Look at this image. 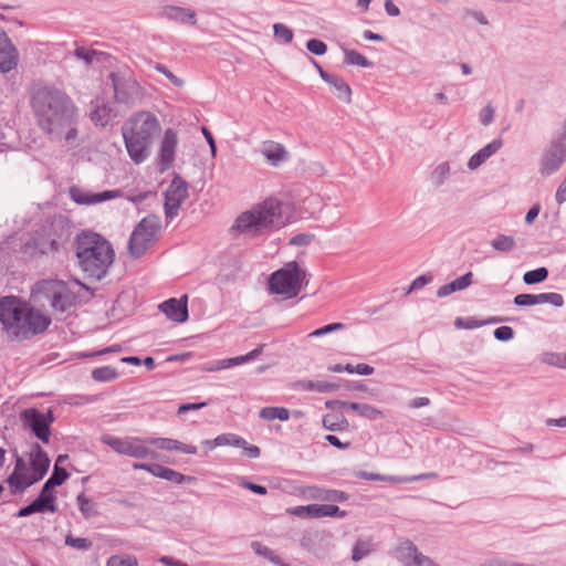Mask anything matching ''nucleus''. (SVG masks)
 <instances>
[{"instance_id":"nucleus-1","label":"nucleus","mask_w":566,"mask_h":566,"mask_svg":"<svg viewBox=\"0 0 566 566\" xmlns=\"http://www.w3.org/2000/svg\"><path fill=\"white\" fill-rule=\"evenodd\" d=\"M31 106L39 127L51 138L65 140L77 136V108L72 98L54 86L38 88L31 97Z\"/></svg>"},{"instance_id":"nucleus-2","label":"nucleus","mask_w":566,"mask_h":566,"mask_svg":"<svg viewBox=\"0 0 566 566\" xmlns=\"http://www.w3.org/2000/svg\"><path fill=\"white\" fill-rule=\"evenodd\" d=\"M77 265L85 277L101 281L115 260V250L112 243L102 234L82 230L74 239Z\"/></svg>"},{"instance_id":"nucleus-3","label":"nucleus","mask_w":566,"mask_h":566,"mask_svg":"<svg viewBox=\"0 0 566 566\" xmlns=\"http://www.w3.org/2000/svg\"><path fill=\"white\" fill-rule=\"evenodd\" d=\"M161 126L155 114L146 111L132 115L122 127L127 154L136 165L144 163L150 155L155 137Z\"/></svg>"},{"instance_id":"nucleus-4","label":"nucleus","mask_w":566,"mask_h":566,"mask_svg":"<svg viewBox=\"0 0 566 566\" xmlns=\"http://www.w3.org/2000/svg\"><path fill=\"white\" fill-rule=\"evenodd\" d=\"M74 224L69 217L64 214L54 216L36 226L20 248L21 253L30 258L57 252L64 248L72 234Z\"/></svg>"},{"instance_id":"nucleus-5","label":"nucleus","mask_w":566,"mask_h":566,"mask_svg":"<svg viewBox=\"0 0 566 566\" xmlns=\"http://www.w3.org/2000/svg\"><path fill=\"white\" fill-rule=\"evenodd\" d=\"M282 206L279 199L268 198L238 216L230 231H237L253 239L280 230L285 224L282 220Z\"/></svg>"},{"instance_id":"nucleus-6","label":"nucleus","mask_w":566,"mask_h":566,"mask_svg":"<svg viewBox=\"0 0 566 566\" xmlns=\"http://www.w3.org/2000/svg\"><path fill=\"white\" fill-rule=\"evenodd\" d=\"M297 261H290L270 274L268 290L270 294L283 295L285 298L296 297L308 284V277Z\"/></svg>"},{"instance_id":"nucleus-7","label":"nucleus","mask_w":566,"mask_h":566,"mask_svg":"<svg viewBox=\"0 0 566 566\" xmlns=\"http://www.w3.org/2000/svg\"><path fill=\"white\" fill-rule=\"evenodd\" d=\"M28 301L17 295L0 297V323L10 340H15Z\"/></svg>"},{"instance_id":"nucleus-8","label":"nucleus","mask_w":566,"mask_h":566,"mask_svg":"<svg viewBox=\"0 0 566 566\" xmlns=\"http://www.w3.org/2000/svg\"><path fill=\"white\" fill-rule=\"evenodd\" d=\"M20 420L23 429L29 430L42 443H50L52 424L55 421L52 409L42 412L35 407L27 408L20 412Z\"/></svg>"},{"instance_id":"nucleus-9","label":"nucleus","mask_w":566,"mask_h":566,"mask_svg":"<svg viewBox=\"0 0 566 566\" xmlns=\"http://www.w3.org/2000/svg\"><path fill=\"white\" fill-rule=\"evenodd\" d=\"M51 324L52 318L50 315L44 314L28 302L15 340H28L34 336L41 335L48 331Z\"/></svg>"},{"instance_id":"nucleus-10","label":"nucleus","mask_w":566,"mask_h":566,"mask_svg":"<svg viewBox=\"0 0 566 566\" xmlns=\"http://www.w3.org/2000/svg\"><path fill=\"white\" fill-rule=\"evenodd\" d=\"M566 161V119L563 123V132L558 133L545 149L541 159V174L551 176Z\"/></svg>"},{"instance_id":"nucleus-11","label":"nucleus","mask_w":566,"mask_h":566,"mask_svg":"<svg viewBox=\"0 0 566 566\" xmlns=\"http://www.w3.org/2000/svg\"><path fill=\"white\" fill-rule=\"evenodd\" d=\"M188 188V182L175 172L167 190L164 192V211L167 222L178 214L181 205L189 197Z\"/></svg>"},{"instance_id":"nucleus-12","label":"nucleus","mask_w":566,"mask_h":566,"mask_svg":"<svg viewBox=\"0 0 566 566\" xmlns=\"http://www.w3.org/2000/svg\"><path fill=\"white\" fill-rule=\"evenodd\" d=\"M102 442L111 447L114 451H116L119 454H125L136 459L158 457V453L143 444L145 440H142L139 438H132L130 440H128L105 434L102 437Z\"/></svg>"},{"instance_id":"nucleus-13","label":"nucleus","mask_w":566,"mask_h":566,"mask_svg":"<svg viewBox=\"0 0 566 566\" xmlns=\"http://www.w3.org/2000/svg\"><path fill=\"white\" fill-rule=\"evenodd\" d=\"M300 545L317 558H325L334 547L333 534L324 530H307L303 532Z\"/></svg>"},{"instance_id":"nucleus-14","label":"nucleus","mask_w":566,"mask_h":566,"mask_svg":"<svg viewBox=\"0 0 566 566\" xmlns=\"http://www.w3.org/2000/svg\"><path fill=\"white\" fill-rule=\"evenodd\" d=\"M161 228L159 217L156 214H149L145 218H143L135 229L133 230L129 240H128V253L133 259H139L145 254V245H140L143 249H138V245H136L135 241L138 235H146L149 238L157 239V234Z\"/></svg>"},{"instance_id":"nucleus-15","label":"nucleus","mask_w":566,"mask_h":566,"mask_svg":"<svg viewBox=\"0 0 566 566\" xmlns=\"http://www.w3.org/2000/svg\"><path fill=\"white\" fill-rule=\"evenodd\" d=\"M108 77L114 87L116 102L128 104L142 95V86L130 75L122 72H111Z\"/></svg>"},{"instance_id":"nucleus-16","label":"nucleus","mask_w":566,"mask_h":566,"mask_svg":"<svg viewBox=\"0 0 566 566\" xmlns=\"http://www.w3.org/2000/svg\"><path fill=\"white\" fill-rule=\"evenodd\" d=\"M177 146V132L174 128H166L155 159L159 172L163 174L174 166Z\"/></svg>"},{"instance_id":"nucleus-17","label":"nucleus","mask_w":566,"mask_h":566,"mask_svg":"<svg viewBox=\"0 0 566 566\" xmlns=\"http://www.w3.org/2000/svg\"><path fill=\"white\" fill-rule=\"evenodd\" d=\"M548 303L555 307H562L565 303L562 294L545 292L539 294L521 293L514 296L513 304L520 307L534 306Z\"/></svg>"},{"instance_id":"nucleus-18","label":"nucleus","mask_w":566,"mask_h":566,"mask_svg":"<svg viewBox=\"0 0 566 566\" xmlns=\"http://www.w3.org/2000/svg\"><path fill=\"white\" fill-rule=\"evenodd\" d=\"M170 321L182 324L189 318L188 295L184 294L179 298L171 297L161 302L158 306Z\"/></svg>"},{"instance_id":"nucleus-19","label":"nucleus","mask_w":566,"mask_h":566,"mask_svg":"<svg viewBox=\"0 0 566 566\" xmlns=\"http://www.w3.org/2000/svg\"><path fill=\"white\" fill-rule=\"evenodd\" d=\"M51 460L46 451L36 442L31 446L30 473L31 480L40 482L50 469Z\"/></svg>"},{"instance_id":"nucleus-20","label":"nucleus","mask_w":566,"mask_h":566,"mask_svg":"<svg viewBox=\"0 0 566 566\" xmlns=\"http://www.w3.org/2000/svg\"><path fill=\"white\" fill-rule=\"evenodd\" d=\"M19 53L8 34L0 30V72L9 73L18 65Z\"/></svg>"},{"instance_id":"nucleus-21","label":"nucleus","mask_w":566,"mask_h":566,"mask_svg":"<svg viewBox=\"0 0 566 566\" xmlns=\"http://www.w3.org/2000/svg\"><path fill=\"white\" fill-rule=\"evenodd\" d=\"M70 478V473L63 467H53L50 478L44 482L40 494L49 500L52 504L57 505L56 492L54 489L61 486Z\"/></svg>"},{"instance_id":"nucleus-22","label":"nucleus","mask_w":566,"mask_h":566,"mask_svg":"<svg viewBox=\"0 0 566 566\" xmlns=\"http://www.w3.org/2000/svg\"><path fill=\"white\" fill-rule=\"evenodd\" d=\"M419 554H421V552H419L415 543L407 537H399L392 549V557L405 566H410Z\"/></svg>"},{"instance_id":"nucleus-23","label":"nucleus","mask_w":566,"mask_h":566,"mask_svg":"<svg viewBox=\"0 0 566 566\" xmlns=\"http://www.w3.org/2000/svg\"><path fill=\"white\" fill-rule=\"evenodd\" d=\"M63 282L64 281L56 279L40 280L32 286L31 296L33 297L34 302L45 300L51 303L55 292H57Z\"/></svg>"},{"instance_id":"nucleus-24","label":"nucleus","mask_w":566,"mask_h":566,"mask_svg":"<svg viewBox=\"0 0 566 566\" xmlns=\"http://www.w3.org/2000/svg\"><path fill=\"white\" fill-rule=\"evenodd\" d=\"M163 15L168 20L176 21L181 24L195 25L197 23V13L195 10L178 6H165Z\"/></svg>"},{"instance_id":"nucleus-25","label":"nucleus","mask_w":566,"mask_h":566,"mask_svg":"<svg viewBox=\"0 0 566 566\" xmlns=\"http://www.w3.org/2000/svg\"><path fill=\"white\" fill-rule=\"evenodd\" d=\"M503 145L502 138H495L491 143L486 144L484 147L479 149L475 154H473L469 161L468 168L470 170H475L482 164H484L492 155H494Z\"/></svg>"},{"instance_id":"nucleus-26","label":"nucleus","mask_w":566,"mask_h":566,"mask_svg":"<svg viewBox=\"0 0 566 566\" xmlns=\"http://www.w3.org/2000/svg\"><path fill=\"white\" fill-rule=\"evenodd\" d=\"M312 497L323 502H346L350 499V495L344 491L335 489H325L319 486H312Z\"/></svg>"},{"instance_id":"nucleus-27","label":"nucleus","mask_w":566,"mask_h":566,"mask_svg":"<svg viewBox=\"0 0 566 566\" xmlns=\"http://www.w3.org/2000/svg\"><path fill=\"white\" fill-rule=\"evenodd\" d=\"M473 273L467 272L455 280L440 286L437 291L438 297H446L454 292L463 291L472 284Z\"/></svg>"},{"instance_id":"nucleus-28","label":"nucleus","mask_w":566,"mask_h":566,"mask_svg":"<svg viewBox=\"0 0 566 566\" xmlns=\"http://www.w3.org/2000/svg\"><path fill=\"white\" fill-rule=\"evenodd\" d=\"M73 294L66 282H63L61 287L55 292L54 297L51 300V307L59 312H66L73 305Z\"/></svg>"},{"instance_id":"nucleus-29","label":"nucleus","mask_w":566,"mask_h":566,"mask_svg":"<svg viewBox=\"0 0 566 566\" xmlns=\"http://www.w3.org/2000/svg\"><path fill=\"white\" fill-rule=\"evenodd\" d=\"M326 83L334 88L338 99L347 104L352 102V88L340 75L333 73Z\"/></svg>"},{"instance_id":"nucleus-30","label":"nucleus","mask_w":566,"mask_h":566,"mask_svg":"<svg viewBox=\"0 0 566 566\" xmlns=\"http://www.w3.org/2000/svg\"><path fill=\"white\" fill-rule=\"evenodd\" d=\"M323 427L328 431H347L349 422L343 412H331L323 416Z\"/></svg>"},{"instance_id":"nucleus-31","label":"nucleus","mask_w":566,"mask_h":566,"mask_svg":"<svg viewBox=\"0 0 566 566\" xmlns=\"http://www.w3.org/2000/svg\"><path fill=\"white\" fill-rule=\"evenodd\" d=\"M10 489L11 494L15 495L24 492L28 488L35 484L31 476L25 473L10 474L4 481Z\"/></svg>"},{"instance_id":"nucleus-32","label":"nucleus","mask_w":566,"mask_h":566,"mask_svg":"<svg viewBox=\"0 0 566 566\" xmlns=\"http://www.w3.org/2000/svg\"><path fill=\"white\" fill-rule=\"evenodd\" d=\"M296 387L298 389L305 390V391H317V392H334L338 390L337 382H329V381H314V380H307L303 379L296 382Z\"/></svg>"},{"instance_id":"nucleus-33","label":"nucleus","mask_w":566,"mask_h":566,"mask_svg":"<svg viewBox=\"0 0 566 566\" xmlns=\"http://www.w3.org/2000/svg\"><path fill=\"white\" fill-rule=\"evenodd\" d=\"M263 155L272 166H277L289 157L285 147L282 144L274 142H271L269 147L263 150Z\"/></svg>"},{"instance_id":"nucleus-34","label":"nucleus","mask_w":566,"mask_h":566,"mask_svg":"<svg viewBox=\"0 0 566 566\" xmlns=\"http://www.w3.org/2000/svg\"><path fill=\"white\" fill-rule=\"evenodd\" d=\"M76 503L82 516L85 520H91L99 514L97 510V503H95L93 499L86 496L84 492H81L76 496Z\"/></svg>"},{"instance_id":"nucleus-35","label":"nucleus","mask_w":566,"mask_h":566,"mask_svg":"<svg viewBox=\"0 0 566 566\" xmlns=\"http://www.w3.org/2000/svg\"><path fill=\"white\" fill-rule=\"evenodd\" d=\"M25 506L28 507V511L31 515L35 513H56L59 511L57 505L52 504L40 493Z\"/></svg>"},{"instance_id":"nucleus-36","label":"nucleus","mask_w":566,"mask_h":566,"mask_svg":"<svg viewBox=\"0 0 566 566\" xmlns=\"http://www.w3.org/2000/svg\"><path fill=\"white\" fill-rule=\"evenodd\" d=\"M25 506L28 507V511L31 515L35 513H56L59 511L57 505L52 504L40 493Z\"/></svg>"},{"instance_id":"nucleus-37","label":"nucleus","mask_w":566,"mask_h":566,"mask_svg":"<svg viewBox=\"0 0 566 566\" xmlns=\"http://www.w3.org/2000/svg\"><path fill=\"white\" fill-rule=\"evenodd\" d=\"M347 516V512L340 510L339 506L335 504H316L315 503V518L322 517H335L343 518Z\"/></svg>"},{"instance_id":"nucleus-38","label":"nucleus","mask_w":566,"mask_h":566,"mask_svg":"<svg viewBox=\"0 0 566 566\" xmlns=\"http://www.w3.org/2000/svg\"><path fill=\"white\" fill-rule=\"evenodd\" d=\"M290 416L291 412L285 407H264L259 412V417L264 420L279 419L281 421H287Z\"/></svg>"},{"instance_id":"nucleus-39","label":"nucleus","mask_w":566,"mask_h":566,"mask_svg":"<svg viewBox=\"0 0 566 566\" xmlns=\"http://www.w3.org/2000/svg\"><path fill=\"white\" fill-rule=\"evenodd\" d=\"M92 378L97 382H109L119 377V373L113 366L96 367L92 370Z\"/></svg>"},{"instance_id":"nucleus-40","label":"nucleus","mask_w":566,"mask_h":566,"mask_svg":"<svg viewBox=\"0 0 566 566\" xmlns=\"http://www.w3.org/2000/svg\"><path fill=\"white\" fill-rule=\"evenodd\" d=\"M373 543L369 539H357L352 549V560L354 563L360 562L363 558L368 556L371 552Z\"/></svg>"},{"instance_id":"nucleus-41","label":"nucleus","mask_w":566,"mask_h":566,"mask_svg":"<svg viewBox=\"0 0 566 566\" xmlns=\"http://www.w3.org/2000/svg\"><path fill=\"white\" fill-rule=\"evenodd\" d=\"M344 63L347 65H358L360 67L366 69L374 66V63L371 61H369L366 56H364L356 50L344 49Z\"/></svg>"},{"instance_id":"nucleus-42","label":"nucleus","mask_w":566,"mask_h":566,"mask_svg":"<svg viewBox=\"0 0 566 566\" xmlns=\"http://www.w3.org/2000/svg\"><path fill=\"white\" fill-rule=\"evenodd\" d=\"M74 55L78 60H82L87 65H90L95 60L98 61V62L102 61V57H104L106 55V53L97 51V50H94V49H88V48H85V46H76V49L74 50Z\"/></svg>"},{"instance_id":"nucleus-43","label":"nucleus","mask_w":566,"mask_h":566,"mask_svg":"<svg viewBox=\"0 0 566 566\" xmlns=\"http://www.w3.org/2000/svg\"><path fill=\"white\" fill-rule=\"evenodd\" d=\"M549 271L545 266L537 268L524 273L523 281L527 285L539 284L547 280Z\"/></svg>"},{"instance_id":"nucleus-44","label":"nucleus","mask_w":566,"mask_h":566,"mask_svg":"<svg viewBox=\"0 0 566 566\" xmlns=\"http://www.w3.org/2000/svg\"><path fill=\"white\" fill-rule=\"evenodd\" d=\"M70 197L77 205H95V192H86L80 187L70 188Z\"/></svg>"},{"instance_id":"nucleus-45","label":"nucleus","mask_w":566,"mask_h":566,"mask_svg":"<svg viewBox=\"0 0 566 566\" xmlns=\"http://www.w3.org/2000/svg\"><path fill=\"white\" fill-rule=\"evenodd\" d=\"M491 245L494 250L499 252L507 253L515 248L516 242L512 235L499 234L491 241Z\"/></svg>"},{"instance_id":"nucleus-46","label":"nucleus","mask_w":566,"mask_h":566,"mask_svg":"<svg viewBox=\"0 0 566 566\" xmlns=\"http://www.w3.org/2000/svg\"><path fill=\"white\" fill-rule=\"evenodd\" d=\"M64 543L69 547L83 552L90 551L93 546V542L90 538L75 537L71 532L65 536Z\"/></svg>"},{"instance_id":"nucleus-47","label":"nucleus","mask_w":566,"mask_h":566,"mask_svg":"<svg viewBox=\"0 0 566 566\" xmlns=\"http://www.w3.org/2000/svg\"><path fill=\"white\" fill-rule=\"evenodd\" d=\"M273 33L276 40L282 41L284 44H289L293 41L294 32L291 28L284 23H275L273 25Z\"/></svg>"},{"instance_id":"nucleus-48","label":"nucleus","mask_w":566,"mask_h":566,"mask_svg":"<svg viewBox=\"0 0 566 566\" xmlns=\"http://www.w3.org/2000/svg\"><path fill=\"white\" fill-rule=\"evenodd\" d=\"M109 113L111 109L107 106H96L90 117L95 125L106 126L109 122Z\"/></svg>"},{"instance_id":"nucleus-49","label":"nucleus","mask_w":566,"mask_h":566,"mask_svg":"<svg viewBox=\"0 0 566 566\" xmlns=\"http://www.w3.org/2000/svg\"><path fill=\"white\" fill-rule=\"evenodd\" d=\"M145 443L156 446L159 449L167 451H176L178 440L171 438H147Z\"/></svg>"},{"instance_id":"nucleus-50","label":"nucleus","mask_w":566,"mask_h":566,"mask_svg":"<svg viewBox=\"0 0 566 566\" xmlns=\"http://www.w3.org/2000/svg\"><path fill=\"white\" fill-rule=\"evenodd\" d=\"M359 416L370 421L384 419L386 417L382 410L369 403H363Z\"/></svg>"},{"instance_id":"nucleus-51","label":"nucleus","mask_w":566,"mask_h":566,"mask_svg":"<svg viewBox=\"0 0 566 566\" xmlns=\"http://www.w3.org/2000/svg\"><path fill=\"white\" fill-rule=\"evenodd\" d=\"M166 481L172 482L175 484H193L197 482V478L192 475H186L181 472H178L174 469H170L168 475L165 479Z\"/></svg>"},{"instance_id":"nucleus-52","label":"nucleus","mask_w":566,"mask_h":566,"mask_svg":"<svg viewBox=\"0 0 566 566\" xmlns=\"http://www.w3.org/2000/svg\"><path fill=\"white\" fill-rule=\"evenodd\" d=\"M137 558L130 555H112L106 563V566H137Z\"/></svg>"},{"instance_id":"nucleus-53","label":"nucleus","mask_w":566,"mask_h":566,"mask_svg":"<svg viewBox=\"0 0 566 566\" xmlns=\"http://www.w3.org/2000/svg\"><path fill=\"white\" fill-rule=\"evenodd\" d=\"M238 484L240 486L251 491L254 494H258V495H266L268 494L266 486L251 482L245 476L238 478Z\"/></svg>"},{"instance_id":"nucleus-54","label":"nucleus","mask_w":566,"mask_h":566,"mask_svg":"<svg viewBox=\"0 0 566 566\" xmlns=\"http://www.w3.org/2000/svg\"><path fill=\"white\" fill-rule=\"evenodd\" d=\"M289 512L298 517L315 518V503L298 505L290 509Z\"/></svg>"},{"instance_id":"nucleus-55","label":"nucleus","mask_w":566,"mask_h":566,"mask_svg":"<svg viewBox=\"0 0 566 566\" xmlns=\"http://www.w3.org/2000/svg\"><path fill=\"white\" fill-rule=\"evenodd\" d=\"M338 390L345 389L347 391H366L367 386L361 380H347V379H339L337 382Z\"/></svg>"},{"instance_id":"nucleus-56","label":"nucleus","mask_w":566,"mask_h":566,"mask_svg":"<svg viewBox=\"0 0 566 566\" xmlns=\"http://www.w3.org/2000/svg\"><path fill=\"white\" fill-rule=\"evenodd\" d=\"M306 49L314 55H323L327 52V44L316 38H312L306 42Z\"/></svg>"},{"instance_id":"nucleus-57","label":"nucleus","mask_w":566,"mask_h":566,"mask_svg":"<svg viewBox=\"0 0 566 566\" xmlns=\"http://www.w3.org/2000/svg\"><path fill=\"white\" fill-rule=\"evenodd\" d=\"M346 327V325L344 323H340V322H335V323H331V324H327V325H324L319 328H316L315 331H313L310 336L312 337H319V336H324V335H327L332 332H336V331H342Z\"/></svg>"},{"instance_id":"nucleus-58","label":"nucleus","mask_w":566,"mask_h":566,"mask_svg":"<svg viewBox=\"0 0 566 566\" xmlns=\"http://www.w3.org/2000/svg\"><path fill=\"white\" fill-rule=\"evenodd\" d=\"M454 326L460 329H473L483 326V323L474 317H457Z\"/></svg>"},{"instance_id":"nucleus-59","label":"nucleus","mask_w":566,"mask_h":566,"mask_svg":"<svg viewBox=\"0 0 566 566\" xmlns=\"http://www.w3.org/2000/svg\"><path fill=\"white\" fill-rule=\"evenodd\" d=\"M494 338L499 342H510L515 336V331L507 325L500 326L493 332Z\"/></svg>"},{"instance_id":"nucleus-60","label":"nucleus","mask_w":566,"mask_h":566,"mask_svg":"<svg viewBox=\"0 0 566 566\" xmlns=\"http://www.w3.org/2000/svg\"><path fill=\"white\" fill-rule=\"evenodd\" d=\"M449 171H450V166H449V163H447V161L441 163L440 165H438L436 167L432 176H433V179H434V182L437 186H441L444 182Z\"/></svg>"},{"instance_id":"nucleus-61","label":"nucleus","mask_w":566,"mask_h":566,"mask_svg":"<svg viewBox=\"0 0 566 566\" xmlns=\"http://www.w3.org/2000/svg\"><path fill=\"white\" fill-rule=\"evenodd\" d=\"M154 67L159 73L164 74L175 86L181 87L184 85V80L176 76L166 65L156 63Z\"/></svg>"},{"instance_id":"nucleus-62","label":"nucleus","mask_w":566,"mask_h":566,"mask_svg":"<svg viewBox=\"0 0 566 566\" xmlns=\"http://www.w3.org/2000/svg\"><path fill=\"white\" fill-rule=\"evenodd\" d=\"M374 371H375V368L365 363H360L357 365L347 364V373L348 374H358L361 376H369V375H373Z\"/></svg>"},{"instance_id":"nucleus-63","label":"nucleus","mask_w":566,"mask_h":566,"mask_svg":"<svg viewBox=\"0 0 566 566\" xmlns=\"http://www.w3.org/2000/svg\"><path fill=\"white\" fill-rule=\"evenodd\" d=\"M251 548L256 555L264 557L269 562L275 555L273 549L256 541L251 543Z\"/></svg>"},{"instance_id":"nucleus-64","label":"nucleus","mask_w":566,"mask_h":566,"mask_svg":"<svg viewBox=\"0 0 566 566\" xmlns=\"http://www.w3.org/2000/svg\"><path fill=\"white\" fill-rule=\"evenodd\" d=\"M433 280V276L430 273L422 274L417 276L410 284L408 293L412 291L420 290L429 284Z\"/></svg>"}]
</instances>
